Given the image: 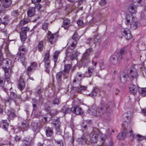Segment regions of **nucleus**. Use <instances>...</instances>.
Masks as SVG:
<instances>
[{"instance_id":"obj_58","label":"nucleus","mask_w":146,"mask_h":146,"mask_svg":"<svg viewBox=\"0 0 146 146\" xmlns=\"http://www.w3.org/2000/svg\"><path fill=\"white\" fill-rule=\"evenodd\" d=\"M111 130H110L109 129H108V130H106V133L107 136H110L111 134L110 132Z\"/></svg>"},{"instance_id":"obj_17","label":"nucleus","mask_w":146,"mask_h":146,"mask_svg":"<svg viewBox=\"0 0 146 146\" xmlns=\"http://www.w3.org/2000/svg\"><path fill=\"white\" fill-rule=\"evenodd\" d=\"M47 38L51 44L54 43L56 41V39L54 37L53 35L50 31L48 33Z\"/></svg>"},{"instance_id":"obj_59","label":"nucleus","mask_w":146,"mask_h":146,"mask_svg":"<svg viewBox=\"0 0 146 146\" xmlns=\"http://www.w3.org/2000/svg\"><path fill=\"white\" fill-rule=\"evenodd\" d=\"M41 0H32L33 3L34 4H36L37 2L38 3L41 1Z\"/></svg>"},{"instance_id":"obj_36","label":"nucleus","mask_w":146,"mask_h":146,"mask_svg":"<svg viewBox=\"0 0 146 146\" xmlns=\"http://www.w3.org/2000/svg\"><path fill=\"white\" fill-rule=\"evenodd\" d=\"M79 39V37L78 36V33L76 32L74 33L72 38V39L73 40H75L76 41L78 40Z\"/></svg>"},{"instance_id":"obj_57","label":"nucleus","mask_w":146,"mask_h":146,"mask_svg":"<svg viewBox=\"0 0 146 146\" xmlns=\"http://www.w3.org/2000/svg\"><path fill=\"white\" fill-rule=\"evenodd\" d=\"M85 90V88L83 87H80L78 89V92H81V93H82V91L83 90Z\"/></svg>"},{"instance_id":"obj_49","label":"nucleus","mask_w":146,"mask_h":146,"mask_svg":"<svg viewBox=\"0 0 146 146\" xmlns=\"http://www.w3.org/2000/svg\"><path fill=\"white\" fill-rule=\"evenodd\" d=\"M78 141L79 142H80V141H81L83 143L84 142L85 143H86L87 141L86 139H84L83 138H79L78 139Z\"/></svg>"},{"instance_id":"obj_33","label":"nucleus","mask_w":146,"mask_h":146,"mask_svg":"<svg viewBox=\"0 0 146 146\" xmlns=\"http://www.w3.org/2000/svg\"><path fill=\"white\" fill-rule=\"evenodd\" d=\"M0 126L1 127H3V128H7L9 127V124L6 120H3L2 121Z\"/></svg>"},{"instance_id":"obj_61","label":"nucleus","mask_w":146,"mask_h":146,"mask_svg":"<svg viewBox=\"0 0 146 146\" xmlns=\"http://www.w3.org/2000/svg\"><path fill=\"white\" fill-rule=\"evenodd\" d=\"M142 111L144 115L146 116V108L143 109Z\"/></svg>"},{"instance_id":"obj_18","label":"nucleus","mask_w":146,"mask_h":146,"mask_svg":"<svg viewBox=\"0 0 146 146\" xmlns=\"http://www.w3.org/2000/svg\"><path fill=\"white\" fill-rule=\"evenodd\" d=\"M118 56L115 55H112L110 58L109 62L111 64H116L117 62Z\"/></svg>"},{"instance_id":"obj_41","label":"nucleus","mask_w":146,"mask_h":146,"mask_svg":"<svg viewBox=\"0 0 146 146\" xmlns=\"http://www.w3.org/2000/svg\"><path fill=\"white\" fill-rule=\"evenodd\" d=\"M62 111L64 113H69L70 112V110L66 106H64L62 109Z\"/></svg>"},{"instance_id":"obj_44","label":"nucleus","mask_w":146,"mask_h":146,"mask_svg":"<svg viewBox=\"0 0 146 146\" xmlns=\"http://www.w3.org/2000/svg\"><path fill=\"white\" fill-rule=\"evenodd\" d=\"M12 15L14 17H17L19 15V11L18 10L13 11L12 13Z\"/></svg>"},{"instance_id":"obj_51","label":"nucleus","mask_w":146,"mask_h":146,"mask_svg":"<svg viewBox=\"0 0 146 146\" xmlns=\"http://www.w3.org/2000/svg\"><path fill=\"white\" fill-rule=\"evenodd\" d=\"M21 137L18 136H16L15 138V140L17 142H19L21 141Z\"/></svg>"},{"instance_id":"obj_38","label":"nucleus","mask_w":146,"mask_h":146,"mask_svg":"<svg viewBox=\"0 0 146 146\" xmlns=\"http://www.w3.org/2000/svg\"><path fill=\"white\" fill-rule=\"evenodd\" d=\"M71 66L70 64H67L65 66V68L64 70V72L65 73H68L69 72L70 69L71 68Z\"/></svg>"},{"instance_id":"obj_24","label":"nucleus","mask_w":146,"mask_h":146,"mask_svg":"<svg viewBox=\"0 0 146 146\" xmlns=\"http://www.w3.org/2000/svg\"><path fill=\"white\" fill-rule=\"evenodd\" d=\"M144 137H145L140 134H135L133 137V139H135L138 141H140L143 140L144 139Z\"/></svg>"},{"instance_id":"obj_56","label":"nucleus","mask_w":146,"mask_h":146,"mask_svg":"<svg viewBox=\"0 0 146 146\" xmlns=\"http://www.w3.org/2000/svg\"><path fill=\"white\" fill-rule=\"evenodd\" d=\"M54 104H58L59 103V101L58 99L55 98L54 99L53 101Z\"/></svg>"},{"instance_id":"obj_54","label":"nucleus","mask_w":146,"mask_h":146,"mask_svg":"<svg viewBox=\"0 0 146 146\" xmlns=\"http://www.w3.org/2000/svg\"><path fill=\"white\" fill-rule=\"evenodd\" d=\"M5 8L4 6H3V5H0V13H1L2 11L4 10Z\"/></svg>"},{"instance_id":"obj_34","label":"nucleus","mask_w":146,"mask_h":146,"mask_svg":"<svg viewBox=\"0 0 146 146\" xmlns=\"http://www.w3.org/2000/svg\"><path fill=\"white\" fill-rule=\"evenodd\" d=\"M31 139L30 138H26L25 141L26 142V143H25L23 146H29L31 144Z\"/></svg>"},{"instance_id":"obj_29","label":"nucleus","mask_w":146,"mask_h":146,"mask_svg":"<svg viewBox=\"0 0 146 146\" xmlns=\"http://www.w3.org/2000/svg\"><path fill=\"white\" fill-rule=\"evenodd\" d=\"M11 4V0H5L3 3V5L4 7H9Z\"/></svg>"},{"instance_id":"obj_8","label":"nucleus","mask_w":146,"mask_h":146,"mask_svg":"<svg viewBox=\"0 0 146 146\" xmlns=\"http://www.w3.org/2000/svg\"><path fill=\"white\" fill-rule=\"evenodd\" d=\"M127 75L128 77L131 80L136 78L138 76L137 70L134 67L129 69Z\"/></svg>"},{"instance_id":"obj_2","label":"nucleus","mask_w":146,"mask_h":146,"mask_svg":"<svg viewBox=\"0 0 146 146\" xmlns=\"http://www.w3.org/2000/svg\"><path fill=\"white\" fill-rule=\"evenodd\" d=\"M13 62L9 58H7L4 60L2 61V65L3 66H6V64L8 68H7V66L6 67H3V68L4 70L5 76L6 79H8L11 76V69L10 68L13 66Z\"/></svg>"},{"instance_id":"obj_50","label":"nucleus","mask_w":146,"mask_h":146,"mask_svg":"<svg viewBox=\"0 0 146 146\" xmlns=\"http://www.w3.org/2000/svg\"><path fill=\"white\" fill-rule=\"evenodd\" d=\"M55 141L58 144L60 145V146H63V141L60 140H56Z\"/></svg>"},{"instance_id":"obj_32","label":"nucleus","mask_w":146,"mask_h":146,"mask_svg":"<svg viewBox=\"0 0 146 146\" xmlns=\"http://www.w3.org/2000/svg\"><path fill=\"white\" fill-rule=\"evenodd\" d=\"M64 74L63 72H60L57 73L56 76V79L58 82H60L62 79V76Z\"/></svg>"},{"instance_id":"obj_22","label":"nucleus","mask_w":146,"mask_h":146,"mask_svg":"<svg viewBox=\"0 0 146 146\" xmlns=\"http://www.w3.org/2000/svg\"><path fill=\"white\" fill-rule=\"evenodd\" d=\"M129 10L131 13L135 14L137 13V7L135 5H131L129 8Z\"/></svg>"},{"instance_id":"obj_37","label":"nucleus","mask_w":146,"mask_h":146,"mask_svg":"<svg viewBox=\"0 0 146 146\" xmlns=\"http://www.w3.org/2000/svg\"><path fill=\"white\" fill-rule=\"evenodd\" d=\"M43 42L42 41H40L38 45V50L39 51H42L43 50Z\"/></svg>"},{"instance_id":"obj_21","label":"nucleus","mask_w":146,"mask_h":146,"mask_svg":"<svg viewBox=\"0 0 146 146\" xmlns=\"http://www.w3.org/2000/svg\"><path fill=\"white\" fill-rule=\"evenodd\" d=\"M126 53V50L124 48H121L119 52L117 53V56H118L119 60L121 59L122 57V55L125 54Z\"/></svg>"},{"instance_id":"obj_9","label":"nucleus","mask_w":146,"mask_h":146,"mask_svg":"<svg viewBox=\"0 0 146 146\" xmlns=\"http://www.w3.org/2000/svg\"><path fill=\"white\" fill-rule=\"evenodd\" d=\"M49 53L48 52H47L45 55L44 60V61L45 63V71L48 73H49L50 72L49 68H50V66L49 65L50 60H49Z\"/></svg>"},{"instance_id":"obj_40","label":"nucleus","mask_w":146,"mask_h":146,"mask_svg":"<svg viewBox=\"0 0 146 146\" xmlns=\"http://www.w3.org/2000/svg\"><path fill=\"white\" fill-rule=\"evenodd\" d=\"M60 53V52L58 51H56L54 54L53 55V58L54 59V62H55L56 61V60L58 57V55Z\"/></svg>"},{"instance_id":"obj_6","label":"nucleus","mask_w":146,"mask_h":146,"mask_svg":"<svg viewBox=\"0 0 146 146\" xmlns=\"http://www.w3.org/2000/svg\"><path fill=\"white\" fill-rule=\"evenodd\" d=\"M27 51V50L26 48H24L23 46H20L19 48V52L18 53V55L20 56L19 59L23 65L25 66H26V63L25 61V58L23 56V55Z\"/></svg>"},{"instance_id":"obj_63","label":"nucleus","mask_w":146,"mask_h":146,"mask_svg":"<svg viewBox=\"0 0 146 146\" xmlns=\"http://www.w3.org/2000/svg\"><path fill=\"white\" fill-rule=\"evenodd\" d=\"M34 124V123H32V125L33 126V127H36V126L37 125V124L36 123L35 124Z\"/></svg>"},{"instance_id":"obj_48","label":"nucleus","mask_w":146,"mask_h":146,"mask_svg":"<svg viewBox=\"0 0 146 146\" xmlns=\"http://www.w3.org/2000/svg\"><path fill=\"white\" fill-rule=\"evenodd\" d=\"M77 57V55L76 52H75L74 54H73L70 56V59L71 60H74Z\"/></svg>"},{"instance_id":"obj_10","label":"nucleus","mask_w":146,"mask_h":146,"mask_svg":"<svg viewBox=\"0 0 146 146\" xmlns=\"http://www.w3.org/2000/svg\"><path fill=\"white\" fill-rule=\"evenodd\" d=\"M29 30V28L25 27H23L20 32V37L21 40L24 41L27 38L26 33Z\"/></svg>"},{"instance_id":"obj_35","label":"nucleus","mask_w":146,"mask_h":146,"mask_svg":"<svg viewBox=\"0 0 146 146\" xmlns=\"http://www.w3.org/2000/svg\"><path fill=\"white\" fill-rule=\"evenodd\" d=\"M46 133L47 136L50 137L52 135L53 133V132L52 130L48 128L46 130Z\"/></svg>"},{"instance_id":"obj_4","label":"nucleus","mask_w":146,"mask_h":146,"mask_svg":"<svg viewBox=\"0 0 146 146\" xmlns=\"http://www.w3.org/2000/svg\"><path fill=\"white\" fill-rule=\"evenodd\" d=\"M126 23L129 24L130 27L133 29H135L137 28L138 23L135 19L134 17L131 15H127L126 18Z\"/></svg>"},{"instance_id":"obj_52","label":"nucleus","mask_w":146,"mask_h":146,"mask_svg":"<svg viewBox=\"0 0 146 146\" xmlns=\"http://www.w3.org/2000/svg\"><path fill=\"white\" fill-rule=\"evenodd\" d=\"M77 23L79 26H82L83 24V21L81 20H79L77 21Z\"/></svg>"},{"instance_id":"obj_62","label":"nucleus","mask_w":146,"mask_h":146,"mask_svg":"<svg viewBox=\"0 0 146 146\" xmlns=\"http://www.w3.org/2000/svg\"><path fill=\"white\" fill-rule=\"evenodd\" d=\"M6 23L5 22L3 23L2 24H1L0 25V27H2L3 26V28L4 29L5 27V25H6Z\"/></svg>"},{"instance_id":"obj_16","label":"nucleus","mask_w":146,"mask_h":146,"mask_svg":"<svg viewBox=\"0 0 146 146\" xmlns=\"http://www.w3.org/2000/svg\"><path fill=\"white\" fill-rule=\"evenodd\" d=\"M123 35L127 39H130L132 37V35L129 30L127 28L123 29L122 31Z\"/></svg>"},{"instance_id":"obj_26","label":"nucleus","mask_w":146,"mask_h":146,"mask_svg":"<svg viewBox=\"0 0 146 146\" xmlns=\"http://www.w3.org/2000/svg\"><path fill=\"white\" fill-rule=\"evenodd\" d=\"M70 21L69 19H65L64 21L62 27L65 29L68 28L69 26Z\"/></svg>"},{"instance_id":"obj_11","label":"nucleus","mask_w":146,"mask_h":146,"mask_svg":"<svg viewBox=\"0 0 146 146\" xmlns=\"http://www.w3.org/2000/svg\"><path fill=\"white\" fill-rule=\"evenodd\" d=\"M82 76V74H79L73 80L72 86L74 88H77L80 86V80L81 79Z\"/></svg>"},{"instance_id":"obj_43","label":"nucleus","mask_w":146,"mask_h":146,"mask_svg":"<svg viewBox=\"0 0 146 146\" xmlns=\"http://www.w3.org/2000/svg\"><path fill=\"white\" fill-rule=\"evenodd\" d=\"M97 89L94 88L93 90H92V92L91 93V95L92 97H94L96 96L97 93L96 92V91H97Z\"/></svg>"},{"instance_id":"obj_5","label":"nucleus","mask_w":146,"mask_h":146,"mask_svg":"<svg viewBox=\"0 0 146 146\" xmlns=\"http://www.w3.org/2000/svg\"><path fill=\"white\" fill-rule=\"evenodd\" d=\"M125 116L124 122L123 125L124 127H131L133 123L131 121V118L132 117V113L130 112H127L124 114Z\"/></svg>"},{"instance_id":"obj_7","label":"nucleus","mask_w":146,"mask_h":146,"mask_svg":"<svg viewBox=\"0 0 146 146\" xmlns=\"http://www.w3.org/2000/svg\"><path fill=\"white\" fill-rule=\"evenodd\" d=\"M99 129L98 128H94V130L90 135V138L92 143H95L97 142Z\"/></svg>"},{"instance_id":"obj_64","label":"nucleus","mask_w":146,"mask_h":146,"mask_svg":"<svg viewBox=\"0 0 146 146\" xmlns=\"http://www.w3.org/2000/svg\"><path fill=\"white\" fill-rule=\"evenodd\" d=\"M38 146H43V144L40 143H38Z\"/></svg>"},{"instance_id":"obj_19","label":"nucleus","mask_w":146,"mask_h":146,"mask_svg":"<svg viewBox=\"0 0 146 146\" xmlns=\"http://www.w3.org/2000/svg\"><path fill=\"white\" fill-rule=\"evenodd\" d=\"M25 84L24 79L21 78H19L18 83V88L20 90H23L25 87Z\"/></svg>"},{"instance_id":"obj_3","label":"nucleus","mask_w":146,"mask_h":146,"mask_svg":"<svg viewBox=\"0 0 146 146\" xmlns=\"http://www.w3.org/2000/svg\"><path fill=\"white\" fill-rule=\"evenodd\" d=\"M134 134L132 129L130 128L125 129L123 132L119 133L117 137L119 139H122L126 137L129 138L133 139Z\"/></svg>"},{"instance_id":"obj_39","label":"nucleus","mask_w":146,"mask_h":146,"mask_svg":"<svg viewBox=\"0 0 146 146\" xmlns=\"http://www.w3.org/2000/svg\"><path fill=\"white\" fill-rule=\"evenodd\" d=\"M28 19H22L20 22V24L21 25H23L27 23L28 22Z\"/></svg>"},{"instance_id":"obj_55","label":"nucleus","mask_w":146,"mask_h":146,"mask_svg":"<svg viewBox=\"0 0 146 146\" xmlns=\"http://www.w3.org/2000/svg\"><path fill=\"white\" fill-rule=\"evenodd\" d=\"M106 1L105 0H101L100 2V4L101 5H104L106 4Z\"/></svg>"},{"instance_id":"obj_14","label":"nucleus","mask_w":146,"mask_h":146,"mask_svg":"<svg viewBox=\"0 0 146 146\" xmlns=\"http://www.w3.org/2000/svg\"><path fill=\"white\" fill-rule=\"evenodd\" d=\"M107 106L109 108H108L104 106H104L106 107V110L104 112V113L106 112V113L108 115H109L111 114L112 112V110L110 109V108H112L114 106V103L113 102H109L107 104Z\"/></svg>"},{"instance_id":"obj_23","label":"nucleus","mask_w":146,"mask_h":146,"mask_svg":"<svg viewBox=\"0 0 146 146\" xmlns=\"http://www.w3.org/2000/svg\"><path fill=\"white\" fill-rule=\"evenodd\" d=\"M35 12V8L34 7L30 8L27 12V14L29 16L31 17L34 15Z\"/></svg>"},{"instance_id":"obj_31","label":"nucleus","mask_w":146,"mask_h":146,"mask_svg":"<svg viewBox=\"0 0 146 146\" xmlns=\"http://www.w3.org/2000/svg\"><path fill=\"white\" fill-rule=\"evenodd\" d=\"M70 42H72V43L71 44V46L69 48L71 50H72L75 47L77 41L72 39L70 40Z\"/></svg>"},{"instance_id":"obj_30","label":"nucleus","mask_w":146,"mask_h":146,"mask_svg":"<svg viewBox=\"0 0 146 146\" xmlns=\"http://www.w3.org/2000/svg\"><path fill=\"white\" fill-rule=\"evenodd\" d=\"M52 125H53V127L56 128H59L60 127V123L58 119L54 121L52 123Z\"/></svg>"},{"instance_id":"obj_13","label":"nucleus","mask_w":146,"mask_h":146,"mask_svg":"<svg viewBox=\"0 0 146 146\" xmlns=\"http://www.w3.org/2000/svg\"><path fill=\"white\" fill-rule=\"evenodd\" d=\"M72 112L76 115H81L84 113V111L82 109L77 106H75L71 109Z\"/></svg>"},{"instance_id":"obj_27","label":"nucleus","mask_w":146,"mask_h":146,"mask_svg":"<svg viewBox=\"0 0 146 146\" xmlns=\"http://www.w3.org/2000/svg\"><path fill=\"white\" fill-rule=\"evenodd\" d=\"M127 75H126L125 74H121L120 76L121 82L123 83H125L127 80Z\"/></svg>"},{"instance_id":"obj_12","label":"nucleus","mask_w":146,"mask_h":146,"mask_svg":"<svg viewBox=\"0 0 146 146\" xmlns=\"http://www.w3.org/2000/svg\"><path fill=\"white\" fill-rule=\"evenodd\" d=\"M92 51L91 48H89L87 49L83 54L82 57V60L84 62L88 63L90 61L89 57L87 56L90 54Z\"/></svg>"},{"instance_id":"obj_28","label":"nucleus","mask_w":146,"mask_h":146,"mask_svg":"<svg viewBox=\"0 0 146 146\" xmlns=\"http://www.w3.org/2000/svg\"><path fill=\"white\" fill-rule=\"evenodd\" d=\"M138 91L139 94L143 96L146 95V88H138Z\"/></svg>"},{"instance_id":"obj_1","label":"nucleus","mask_w":146,"mask_h":146,"mask_svg":"<svg viewBox=\"0 0 146 146\" xmlns=\"http://www.w3.org/2000/svg\"><path fill=\"white\" fill-rule=\"evenodd\" d=\"M106 109L105 106H103L96 110V106H93L89 108L86 112V113L93 116L100 117L104 113Z\"/></svg>"},{"instance_id":"obj_20","label":"nucleus","mask_w":146,"mask_h":146,"mask_svg":"<svg viewBox=\"0 0 146 146\" xmlns=\"http://www.w3.org/2000/svg\"><path fill=\"white\" fill-rule=\"evenodd\" d=\"M129 88L130 93L133 95L135 94L137 90V88L136 86L133 84H131Z\"/></svg>"},{"instance_id":"obj_45","label":"nucleus","mask_w":146,"mask_h":146,"mask_svg":"<svg viewBox=\"0 0 146 146\" xmlns=\"http://www.w3.org/2000/svg\"><path fill=\"white\" fill-rule=\"evenodd\" d=\"M17 97V95L15 93L13 92H11V98L12 99H15Z\"/></svg>"},{"instance_id":"obj_47","label":"nucleus","mask_w":146,"mask_h":146,"mask_svg":"<svg viewBox=\"0 0 146 146\" xmlns=\"http://www.w3.org/2000/svg\"><path fill=\"white\" fill-rule=\"evenodd\" d=\"M48 25V23H44L42 26V29L44 30H46L47 29Z\"/></svg>"},{"instance_id":"obj_60","label":"nucleus","mask_w":146,"mask_h":146,"mask_svg":"<svg viewBox=\"0 0 146 146\" xmlns=\"http://www.w3.org/2000/svg\"><path fill=\"white\" fill-rule=\"evenodd\" d=\"M4 85V83L3 81L0 79V86L3 87Z\"/></svg>"},{"instance_id":"obj_25","label":"nucleus","mask_w":146,"mask_h":146,"mask_svg":"<svg viewBox=\"0 0 146 146\" xmlns=\"http://www.w3.org/2000/svg\"><path fill=\"white\" fill-rule=\"evenodd\" d=\"M36 66V64L35 62H33L31 64V65L29 66L27 69V73L28 75H29L30 72L33 70L34 69Z\"/></svg>"},{"instance_id":"obj_46","label":"nucleus","mask_w":146,"mask_h":146,"mask_svg":"<svg viewBox=\"0 0 146 146\" xmlns=\"http://www.w3.org/2000/svg\"><path fill=\"white\" fill-rule=\"evenodd\" d=\"M57 113V111L56 110H52L48 114H50L51 115L53 116L55 114H56Z\"/></svg>"},{"instance_id":"obj_42","label":"nucleus","mask_w":146,"mask_h":146,"mask_svg":"<svg viewBox=\"0 0 146 146\" xmlns=\"http://www.w3.org/2000/svg\"><path fill=\"white\" fill-rule=\"evenodd\" d=\"M16 117L15 115L13 112H11L9 115V119H12Z\"/></svg>"},{"instance_id":"obj_53","label":"nucleus","mask_w":146,"mask_h":146,"mask_svg":"<svg viewBox=\"0 0 146 146\" xmlns=\"http://www.w3.org/2000/svg\"><path fill=\"white\" fill-rule=\"evenodd\" d=\"M106 135L104 134H102L101 136V139L103 141H104L106 138Z\"/></svg>"},{"instance_id":"obj_15","label":"nucleus","mask_w":146,"mask_h":146,"mask_svg":"<svg viewBox=\"0 0 146 146\" xmlns=\"http://www.w3.org/2000/svg\"><path fill=\"white\" fill-rule=\"evenodd\" d=\"M94 67L92 66H90L88 69V71L86 72L85 73L82 75L81 78L85 77H90L91 76L92 74L94 71Z\"/></svg>"}]
</instances>
